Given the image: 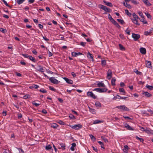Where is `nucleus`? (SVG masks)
<instances>
[{"label":"nucleus","mask_w":153,"mask_h":153,"mask_svg":"<svg viewBox=\"0 0 153 153\" xmlns=\"http://www.w3.org/2000/svg\"><path fill=\"white\" fill-rule=\"evenodd\" d=\"M140 21L144 24H146L147 23V22L145 20V18L144 17H142V19H140Z\"/></svg>","instance_id":"obj_30"},{"label":"nucleus","mask_w":153,"mask_h":153,"mask_svg":"<svg viewBox=\"0 0 153 153\" xmlns=\"http://www.w3.org/2000/svg\"><path fill=\"white\" fill-rule=\"evenodd\" d=\"M42 112L45 114H46L47 113V111L45 109H43L42 110Z\"/></svg>","instance_id":"obj_61"},{"label":"nucleus","mask_w":153,"mask_h":153,"mask_svg":"<svg viewBox=\"0 0 153 153\" xmlns=\"http://www.w3.org/2000/svg\"><path fill=\"white\" fill-rule=\"evenodd\" d=\"M92 148H93V150L95 152H97L98 150L97 148H95L94 146H92Z\"/></svg>","instance_id":"obj_64"},{"label":"nucleus","mask_w":153,"mask_h":153,"mask_svg":"<svg viewBox=\"0 0 153 153\" xmlns=\"http://www.w3.org/2000/svg\"><path fill=\"white\" fill-rule=\"evenodd\" d=\"M49 79L51 82L55 84H57L60 82V81L55 79L53 77L49 78Z\"/></svg>","instance_id":"obj_4"},{"label":"nucleus","mask_w":153,"mask_h":153,"mask_svg":"<svg viewBox=\"0 0 153 153\" xmlns=\"http://www.w3.org/2000/svg\"><path fill=\"white\" fill-rule=\"evenodd\" d=\"M121 97L118 95H117L116 96H114L113 98V100H115L117 99H120Z\"/></svg>","instance_id":"obj_31"},{"label":"nucleus","mask_w":153,"mask_h":153,"mask_svg":"<svg viewBox=\"0 0 153 153\" xmlns=\"http://www.w3.org/2000/svg\"><path fill=\"white\" fill-rule=\"evenodd\" d=\"M95 105L96 107H101V103L99 101H97L95 102Z\"/></svg>","instance_id":"obj_29"},{"label":"nucleus","mask_w":153,"mask_h":153,"mask_svg":"<svg viewBox=\"0 0 153 153\" xmlns=\"http://www.w3.org/2000/svg\"><path fill=\"white\" fill-rule=\"evenodd\" d=\"M52 148L51 146L50 145H48L46 146L45 149L47 150H50Z\"/></svg>","instance_id":"obj_36"},{"label":"nucleus","mask_w":153,"mask_h":153,"mask_svg":"<svg viewBox=\"0 0 153 153\" xmlns=\"http://www.w3.org/2000/svg\"><path fill=\"white\" fill-rule=\"evenodd\" d=\"M89 108L90 112L92 113V114H95L96 113V111L95 109L91 108L89 107Z\"/></svg>","instance_id":"obj_22"},{"label":"nucleus","mask_w":153,"mask_h":153,"mask_svg":"<svg viewBox=\"0 0 153 153\" xmlns=\"http://www.w3.org/2000/svg\"><path fill=\"white\" fill-rule=\"evenodd\" d=\"M103 2L105 4V5H107L108 6H109L110 7H112L113 6L112 4L111 3L107 2L105 1H104Z\"/></svg>","instance_id":"obj_16"},{"label":"nucleus","mask_w":153,"mask_h":153,"mask_svg":"<svg viewBox=\"0 0 153 153\" xmlns=\"http://www.w3.org/2000/svg\"><path fill=\"white\" fill-rule=\"evenodd\" d=\"M132 22L137 25H139L140 24L138 23L137 19H132Z\"/></svg>","instance_id":"obj_20"},{"label":"nucleus","mask_w":153,"mask_h":153,"mask_svg":"<svg viewBox=\"0 0 153 153\" xmlns=\"http://www.w3.org/2000/svg\"><path fill=\"white\" fill-rule=\"evenodd\" d=\"M117 20L119 22H120L121 24L122 25L125 24V22L123 20L117 19Z\"/></svg>","instance_id":"obj_41"},{"label":"nucleus","mask_w":153,"mask_h":153,"mask_svg":"<svg viewBox=\"0 0 153 153\" xmlns=\"http://www.w3.org/2000/svg\"><path fill=\"white\" fill-rule=\"evenodd\" d=\"M69 126L70 127L73 129H74L77 130H78L79 128H81L82 127V125L79 124L76 125H75L74 126L69 125Z\"/></svg>","instance_id":"obj_3"},{"label":"nucleus","mask_w":153,"mask_h":153,"mask_svg":"<svg viewBox=\"0 0 153 153\" xmlns=\"http://www.w3.org/2000/svg\"><path fill=\"white\" fill-rule=\"evenodd\" d=\"M0 31L3 33H5L7 32V31L6 29H4L3 28H1L0 29Z\"/></svg>","instance_id":"obj_48"},{"label":"nucleus","mask_w":153,"mask_h":153,"mask_svg":"<svg viewBox=\"0 0 153 153\" xmlns=\"http://www.w3.org/2000/svg\"><path fill=\"white\" fill-rule=\"evenodd\" d=\"M108 19L111 21H111L114 19H113V18L109 14H108Z\"/></svg>","instance_id":"obj_56"},{"label":"nucleus","mask_w":153,"mask_h":153,"mask_svg":"<svg viewBox=\"0 0 153 153\" xmlns=\"http://www.w3.org/2000/svg\"><path fill=\"white\" fill-rule=\"evenodd\" d=\"M143 94L145 95L147 97H150L152 96V95L148 93V92H145L143 93Z\"/></svg>","instance_id":"obj_15"},{"label":"nucleus","mask_w":153,"mask_h":153,"mask_svg":"<svg viewBox=\"0 0 153 153\" xmlns=\"http://www.w3.org/2000/svg\"><path fill=\"white\" fill-rule=\"evenodd\" d=\"M51 127L55 128L57 127L58 126V125L56 123H53L51 124Z\"/></svg>","instance_id":"obj_32"},{"label":"nucleus","mask_w":153,"mask_h":153,"mask_svg":"<svg viewBox=\"0 0 153 153\" xmlns=\"http://www.w3.org/2000/svg\"><path fill=\"white\" fill-rule=\"evenodd\" d=\"M82 54V53L80 52L76 53L74 52H72V55L73 56L76 57L78 56V55H81Z\"/></svg>","instance_id":"obj_14"},{"label":"nucleus","mask_w":153,"mask_h":153,"mask_svg":"<svg viewBox=\"0 0 153 153\" xmlns=\"http://www.w3.org/2000/svg\"><path fill=\"white\" fill-rule=\"evenodd\" d=\"M86 43V42H80V45H81L83 47H84Z\"/></svg>","instance_id":"obj_59"},{"label":"nucleus","mask_w":153,"mask_h":153,"mask_svg":"<svg viewBox=\"0 0 153 153\" xmlns=\"http://www.w3.org/2000/svg\"><path fill=\"white\" fill-rule=\"evenodd\" d=\"M39 91L43 93H46L47 92V91L44 89H41L39 90Z\"/></svg>","instance_id":"obj_62"},{"label":"nucleus","mask_w":153,"mask_h":153,"mask_svg":"<svg viewBox=\"0 0 153 153\" xmlns=\"http://www.w3.org/2000/svg\"><path fill=\"white\" fill-rule=\"evenodd\" d=\"M89 136L91 137V140H96L95 137L92 134H89Z\"/></svg>","instance_id":"obj_44"},{"label":"nucleus","mask_w":153,"mask_h":153,"mask_svg":"<svg viewBox=\"0 0 153 153\" xmlns=\"http://www.w3.org/2000/svg\"><path fill=\"white\" fill-rule=\"evenodd\" d=\"M24 57L26 58H29L30 56L27 54H23L22 55Z\"/></svg>","instance_id":"obj_49"},{"label":"nucleus","mask_w":153,"mask_h":153,"mask_svg":"<svg viewBox=\"0 0 153 153\" xmlns=\"http://www.w3.org/2000/svg\"><path fill=\"white\" fill-rule=\"evenodd\" d=\"M145 14L148 18H151V16L149 13H145Z\"/></svg>","instance_id":"obj_52"},{"label":"nucleus","mask_w":153,"mask_h":153,"mask_svg":"<svg viewBox=\"0 0 153 153\" xmlns=\"http://www.w3.org/2000/svg\"><path fill=\"white\" fill-rule=\"evenodd\" d=\"M119 46L120 50L122 51H124L125 50V48L121 44H119Z\"/></svg>","instance_id":"obj_25"},{"label":"nucleus","mask_w":153,"mask_h":153,"mask_svg":"<svg viewBox=\"0 0 153 153\" xmlns=\"http://www.w3.org/2000/svg\"><path fill=\"white\" fill-rule=\"evenodd\" d=\"M146 67L149 68H150L151 67V62L150 61H148L146 63Z\"/></svg>","instance_id":"obj_19"},{"label":"nucleus","mask_w":153,"mask_h":153,"mask_svg":"<svg viewBox=\"0 0 153 153\" xmlns=\"http://www.w3.org/2000/svg\"><path fill=\"white\" fill-rule=\"evenodd\" d=\"M116 79H115L112 78L111 80V84L112 85L114 86L115 85V82Z\"/></svg>","instance_id":"obj_23"},{"label":"nucleus","mask_w":153,"mask_h":153,"mask_svg":"<svg viewBox=\"0 0 153 153\" xmlns=\"http://www.w3.org/2000/svg\"><path fill=\"white\" fill-rule=\"evenodd\" d=\"M107 90L108 89L105 88H95L93 90V91H96L97 92L99 93H103L106 92Z\"/></svg>","instance_id":"obj_2"},{"label":"nucleus","mask_w":153,"mask_h":153,"mask_svg":"<svg viewBox=\"0 0 153 153\" xmlns=\"http://www.w3.org/2000/svg\"><path fill=\"white\" fill-rule=\"evenodd\" d=\"M69 117L71 119L74 120L75 119V117L72 114H70L69 115Z\"/></svg>","instance_id":"obj_42"},{"label":"nucleus","mask_w":153,"mask_h":153,"mask_svg":"<svg viewBox=\"0 0 153 153\" xmlns=\"http://www.w3.org/2000/svg\"><path fill=\"white\" fill-rule=\"evenodd\" d=\"M146 87L149 89L150 90H152L153 89V86L151 85H147Z\"/></svg>","instance_id":"obj_33"},{"label":"nucleus","mask_w":153,"mask_h":153,"mask_svg":"<svg viewBox=\"0 0 153 153\" xmlns=\"http://www.w3.org/2000/svg\"><path fill=\"white\" fill-rule=\"evenodd\" d=\"M25 0H17L16 2L18 4H20L23 3Z\"/></svg>","instance_id":"obj_28"},{"label":"nucleus","mask_w":153,"mask_h":153,"mask_svg":"<svg viewBox=\"0 0 153 153\" xmlns=\"http://www.w3.org/2000/svg\"><path fill=\"white\" fill-rule=\"evenodd\" d=\"M140 52L142 54H144L146 53V49L143 48H141L140 49Z\"/></svg>","instance_id":"obj_12"},{"label":"nucleus","mask_w":153,"mask_h":153,"mask_svg":"<svg viewBox=\"0 0 153 153\" xmlns=\"http://www.w3.org/2000/svg\"><path fill=\"white\" fill-rule=\"evenodd\" d=\"M59 145L61 146V147H58L59 149H60L61 148H62L64 150L65 149V143H60L59 144Z\"/></svg>","instance_id":"obj_21"},{"label":"nucleus","mask_w":153,"mask_h":153,"mask_svg":"<svg viewBox=\"0 0 153 153\" xmlns=\"http://www.w3.org/2000/svg\"><path fill=\"white\" fill-rule=\"evenodd\" d=\"M32 87L35 88H37L39 87V86L37 85H33L32 86Z\"/></svg>","instance_id":"obj_57"},{"label":"nucleus","mask_w":153,"mask_h":153,"mask_svg":"<svg viewBox=\"0 0 153 153\" xmlns=\"http://www.w3.org/2000/svg\"><path fill=\"white\" fill-rule=\"evenodd\" d=\"M145 131L147 134H153V131L149 128H146Z\"/></svg>","instance_id":"obj_9"},{"label":"nucleus","mask_w":153,"mask_h":153,"mask_svg":"<svg viewBox=\"0 0 153 153\" xmlns=\"http://www.w3.org/2000/svg\"><path fill=\"white\" fill-rule=\"evenodd\" d=\"M63 79L68 84H72L73 83V81L71 79H69L67 78L64 77L63 78Z\"/></svg>","instance_id":"obj_11"},{"label":"nucleus","mask_w":153,"mask_h":153,"mask_svg":"<svg viewBox=\"0 0 153 153\" xmlns=\"http://www.w3.org/2000/svg\"><path fill=\"white\" fill-rule=\"evenodd\" d=\"M124 126L125 127L130 130H134V129L132 128L131 126H130L129 125H128L127 123H125L124 124Z\"/></svg>","instance_id":"obj_10"},{"label":"nucleus","mask_w":153,"mask_h":153,"mask_svg":"<svg viewBox=\"0 0 153 153\" xmlns=\"http://www.w3.org/2000/svg\"><path fill=\"white\" fill-rule=\"evenodd\" d=\"M87 95L89 97H91L93 99L97 98V96H95L92 92L88 91L87 92Z\"/></svg>","instance_id":"obj_5"},{"label":"nucleus","mask_w":153,"mask_h":153,"mask_svg":"<svg viewBox=\"0 0 153 153\" xmlns=\"http://www.w3.org/2000/svg\"><path fill=\"white\" fill-rule=\"evenodd\" d=\"M106 64V61L105 60H102L101 61V64L102 66H105Z\"/></svg>","instance_id":"obj_47"},{"label":"nucleus","mask_w":153,"mask_h":153,"mask_svg":"<svg viewBox=\"0 0 153 153\" xmlns=\"http://www.w3.org/2000/svg\"><path fill=\"white\" fill-rule=\"evenodd\" d=\"M131 1L132 3H134L135 4H137V2L136 1L134 0H131Z\"/></svg>","instance_id":"obj_63"},{"label":"nucleus","mask_w":153,"mask_h":153,"mask_svg":"<svg viewBox=\"0 0 153 153\" xmlns=\"http://www.w3.org/2000/svg\"><path fill=\"white\" fill-rule=\"evenodd\" d=\"M119 91L120 92L125 93V91L123 88H120Z\"/></svg>","instance_id":"obj_53"},{"label":"nucleus","mask_w":153,"mask_h":153,"mask_svg":"<svg viewBox=\"0 0 153 153\" xmlns=\"http://www.w3.org/2000/svg\"><path fill=\"white\" fill-rule=\"evenodd\" d=\"M116 108L122 109L123 111H128L129 110L128 108L124 105L117 106Z\"/></svg>","instance_id":"obj_7"},{"label":"nucleus","mask_w":153,"mask_h":153,"mask_svg":"<svg viewBox=\"0 0 153 153\" xmlns=\"http://www.w3.org/2000/svg\"><path fill=\"white\" fill-rule=\"evenodd\" d=\"M98 7L99 8L104 10L106 12H110L111 11V10L110 8H108L107 7L103 5L99 4L98 5Z\"/></svg>","instance_id":"obj_1"},{"label":"nucleus","mask_w":153,"mask_h":153,"mask_svg":"<svg viewBox=\"0 0 153 153\" xmlns=\"http://www.w3.org/2000/svg\"><path fill=\"white\" fill-rule=\"evenodd\" d=\"M125 6L129 9L131 8L132 7L129 4H128L127 3H126V5H125Z\"/></svg>","instance_id":"obj_54"},{"label":"nucleus","mask_w":153,"mask_h":153,"mask_svg":"<svg viewBox=\"0 0 153 153\" xmlns=\"http://www.w3.org/2000/svg\"><path fill=\"white\" fill-rule=\"evenodd\" d=\"M107 77L109 79H111L112 77V72L111 70L109 69L107 71Z\"/></svg>","instance_id":"obj_8"},{"label":"nucleus","mask_w":153,"mask_h":153,"mask_svg":"<svg viewBox=\"0 0 153 153\" xmlns=\"http://www.w3.org/2000/svg\"><path fill=\"white\" fill-rule=\"evenodd\" d=\"M101 138L105 142L107 143V142H108V140L107 139L104 137L102 136L101 137Z\"/></svg>","instance_id":"obj_45"},{"label":"nucleus","mask_w":153,"mask_h":153,"mask_svg":"<svg viewBox=\"0 0 153 153\" xmlns=\"http://www.w3.org/2000/svg\"><path fill=\"white\" fill-rule=\"evenodd\" d=\"M125 32H126L127 34H128V35H130V31L129 30H128V29L126 30Z\"/></svg>","instance_id":"obj_58"},{"label":"nucleus","mask_w":153,"mask_h":153,"mask_svg":"<svg viewBox=\"0 0 153 153\" xmlns=\"http://www.w3.org/2000/svg\"><path fill=\"white\" fill-rule=\"evenodd\" d=\"M140 35L138 34L133 33L132 35V37L134 38L135 41L137 40L140 38Z\"/></svg>","instance_id":"obj_6"},{"label":"nucleus","mask_w":153,"mask_h":153,"mask_svg":"<svg viewBox=\"0 0 153 153\" xmlns=\"http://www.w3.org/2000/svg\"><path fill=\"white\" fill-rule=\"evenodd\" d=\"M29 59L30 60L32 61L33 62H36V60L32 56H30Z\"/></svg>","instance_id":"obj_26"},{"label":"nucleus","mask_w":153,"mask_h":153,"mask_svg":"<svg viewBox=\"0 0 153 153\" xmlns=\"http://www.w3.org/2000/svg\"><path fill=\"white\" fill-rule=\"evenodd\" d=\"M1 1H2L7 6L11 8V7L8 5V4L7 3V1H6L5 0H1Z\"/></svg>","instance_id":"obj_38"},{"label":"nucleus","mask_w":153,"mask_h":153,"mask_svg":"<svg viewBox=\"0 0 153 153\" xmlns=\"http://www.w3.org/2000/svg\"><path fill=\"white\" fill-rule=\"evenodd\" d=\"M49 88L50 90H51L52 91H55L56 90L54 88L51 87L50 86H49Z\"/></svg>","instance_id":"obj_55"},{"label":"nucleus","mask_w":153,"mask_h":153,"mask_svg":"<svg viewBox=\"0 0 153 153\" xmlns=\"http://www.w3.org/2000/svg\"><path fill=\"white\" fill-rule=\"evenodd\" d=\"M151 33H152V32H151L150 31L149 32H148V31H146L144 32V34L145 35L147 36L149 35Z\"/></svg>","instance_id":"obj_46"},{"label":"nucleus","mask_w":153,"mask_h":153,"mask_svg":"<svg viewBox=\"0 0 153 153\" xmlns=\"http://www.w3.org/2000/svg\"><path fill=\"white\" fill-rule=\"evenodd\" d=\"M126 13L130 17L131 16V14L129 13L128 10L127 9L125 10Z\"/></svg>","instance_id":"obj_27"},{"label":"nucleus","mask_w":153,"mask_h":153,"mask_svg":"<svg viewBox=\"0 0 153 153\" xmlns=\"http://www.w3.org/2000/svg\"><path fill=\"white\" fill-rule=\"evenodd\" d=\"M38 67L39 69H37L38 71L41 72L43 73L44 71V70L43 69V67L41 65H38Z\"/></svg>","instance_id":"obj_13"},{"label":"nucleus","mask_w":153,"mask_h":153,"mask_svg":"<svg viewBox=\"0 0 153 153\" xmlns=\"http://www.w3.org/2000/svg\"><path fill=\"white\" fill-rule=\"evenodd\" d=\"M102 121H101L100 120H97L94 121L93 124H96L102 122Z\"/></svg>","instance_id":"obj_35"},{"label":"nucleus","mask_w":153,"mask_h":153,"mask_svg":"<svg viewBox=\"0 0 153 153\" xmlns=\"http://www.w3.org/2000/svg\"><path fill=\"white\" fill-rule=\"evenodd\" d=\"M58 123L61 125H64L65 124V123L61 120H59Z\"/></svg>","instance_id":"obj_60"},{"label":"nucleus","mask_w":153,"mask_h":153,"mask_svg":"<svg viewBox=\"0 0 153 153\" xmlns=\"http://www.w3.org/2000/svg\"><path fill=\"white\" fill-rule=\"evenodd\" d=\"M144 4L148 6H150L152 5L151 4L150 2H149L148 1H146V2H145V3H144Z\"/></svg>","instance_id":"obj_51"},{"label":"nucleus","mask_w":153,"mask_h":153,"mask_svg":"<svg viewBox=\"0 0 153 153\" xmlns=\"http://www.w3.org/2000/svg\"><path fill=\"white\" fill-rule=\"evenodd\" d=\"M124 149H123V151L124 152H127L128 149V147L127 145H124Z\"/></svg>","instance_id":"obj_24"},{"label":"nucleus","mask_w":153,"mask_h":153,"mask_svg":"<svg viewBox=\"0 0 153 153\" xmlns=\"http://www.w3.org/2000/svg\"><path fill=\"white\" fill-rule=\"evenodd\" d=\"M132 16L134 19H138V16L135 13H133Z\"/></svg>","instance_id":"obj_37"},{"label":"nucleus","mask_w":153,"mask_h":153,"mask_svg":"<svg viewBox=\"0 0 153 153\" xmlns=\"http://www.w3.org/2000/svg\"><path fill=\"white\" fill-rule=\"evenodd\" d=\"M71 150L72 151H74V147L76 146V144L75 143H73L71 144Z\"/></svg>","instance_id":"obj_17"},{"label":"nucleus","mask_w":153,"mask_h":153,"mask_svg":"<svg viewBox=\"0 0 153 153\" xmlns=\"http://www.w3.org/2000/svg\"><path fill=\"white\" fill-rule=\"evenodd\" d=\"M32 103L33 105H34L36 107H38L40 105V104L37 103L35 102V101L33 102Z\"/></svg>","instance_id":"obj_50"},{"label":"nucleus","mask_w":153,"mask_h":153,"mask_svg":"<svg viewBox=\"0 0 153 153\" xmlns=\"http://www.w3.org/2000/svg\"><path fill=\"white\" fill-rule=\"evenodd\" d=\"M134 71L137 74H138L139 75H141L142 74V73L139 71L137 69L135 70Z\"/></svg>","instance_id":"obj_43"},{"label":"nucleus","mask_w":153,"mask_h":153,"mask_svg":"<svg viewBox=\"0 0 153 153\" xmlns=\"http://www.w3.org/2000/svg\"><path fill=\"white\" fill-rule=\"evenodd\" d=\"M135 137H136V138L137 140H139L140 142H143L144 141V140L143 138H140L137 136H136Z\"/></svg>","instance_id":"obj_39"},{"label":"nucleus","mask_w":153,"mask_h":153,"mask_svg":"<svg viewBox=\"0 0 153 153\" xmlns=\"http://www.w3.org/2000/svg\"><path fill=\"white\" fill-rule=\"evenodd\" d=\"M98 143H99L100 145H101V147L102 148L105 149V147L104 146V144L102 142L100 141H98Z\"/></svg>","instance_id":"obj_34"},{"label":"nucleus","mask_w":153,"mask_h":153,"mask_svg":"<svg viewBox=\"0 0 153 153\" xmlns=\"http://www.w3.org/2000/svg\"><path fill=\"white\" fill-rule=\"evenodd\" d=\"M98 87H105V84L102 82H99L97 84Z\"/></svg>","instance_id":"obj_18"},{"label":"nucleus","mask_w":153,"mask_h":153,"mask_svg":"<svg viewBox=\"0 0 153 153\" xmlns=\"http://www.w3.org/2000/svg\"><path fill=\"white\" fill-rule=\"evenodd\" d=\"M88 55H89L90 58L92 59V61H94V59H93V56L92 54H91L90 53L88 52Z\"/></svg>","instance_id":"obj_40"}]
</instances>
